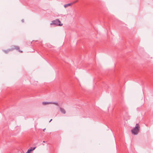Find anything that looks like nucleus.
<instances>
[{"mask_svg":"<svg viewBox=\"0 0 153 153\" xmlns=\"http://www.w3.org/2000/svg\"><path fill=\"white\" fill-rule=\"evenodd\" d=\"M36 148V147H34L33 148H30L29 149V150L31 152L34 150Z\"/></svg>","mask_w":153,"mask_h":153,"instance_id":"obj_7","label":"nucleus"},{"mask_svg":"<svg viewBox=\"0 0 153 153\" xmlns=\"http://www.w3.org/2000/svg\"><path fill=\"white\" fill-rule=\"evenodd\" d=\"M31 151L28 149L26 153H30Z\"/></svg>","mask_w":153,"mask_h":153,"instance_id":"obj_10","label":"nucleus"},{"mask_svg":"<svg viewBox=\"0 0 153 153\" xmlns=\"http://www.w3.org/2000/svg\"><path fill=\"white\" fill-rule=\"evenodd\" d=\"M51 25H54L56 26H62L63 25L61 23V22L58 19H56L52 21Z\"/></svg>","mask_w":153,"mask_h":153,"instance_id":"obj_3","label":"nucleus"},{"mask_svg":"<svg viewBox=\"0 0 153 153\" xmlns=\"http://www.w3.org/2000/svg\"><path fill=\"white\" fill-rule=\"evenodd\" d=\"M140 129L139 125L138 123L136 124L135 126L131 130L132 134L134 135H137Z\"/></svg>","mask_w":153,"mask_h":153,"instance_id":"obj_2","label":"nucleus"},{"mask_svg":"<svg viewBox=\"0 0 153 153\" xmlns=\"http://www.w3.org/2000/svg\"><path fill=\"white\" fill-rule=\"evenodd\" d=\"M43 143H45V141H43Z\"/></svg>","mask_w":153,"mask_h":153,"instance_id":"obj_13","label":"nucleus"},{"mask_svg":"<svg viewBox=\"0 0 153 153\" xmlns=\"http://www.w3.org/2000/svg\"><path fill=\"white\" fill-rule=\"evenodd\" d=\"M73 4V3H70L68 4H65L64 5V7L65 8H66L67 7H68V6H70Z\"/></svg>","mask_w":153,"mask_h":153,"instance_id":"obj_5","label":"nucleus"},{"mask_svg":"<svg viewBox=\"0 0 153 153\" xmlns=\"http://www.w3.org/2000/svg\"><path fill=\"white\" fill-rule=\"evenodd\" d=\"M78 1V0H76L75 1L71 3H73V4H75L76 2H77Z\"/></svg>","mask_w":153,"mask_h":153,"instance_id":"obj_9","label":"nucleus"},{"mask_svg":"<svg viewBox=\"0 0 153 153\" xmlns=\"http://www.w3.org/2000/svg\"><path fill=\"white\" fill-rule=\"evenodd\" d=\"M51 103H52V102H42V104L44 105L51 104Z\"/></svg>","mask_w":153,"mask_h":153,"instance_id":"obj_6","label":"nucleus"},{"mask_svg":"<svg viewBox=\"0 0 153 153\" xmlns=\"http://www.w3.org/2000/svg\"><path fill=\"white\" fill-rule=\"evenodd\" d=\"M51 120H52V119H51L49 121V122H50Z\"/></svg>","mask_w":153,"mask_h":153,"instance_id":"obj_11","label":"nucleus"},{"mask_svg":"<svg viewBox=\"0 0 153 153\" xmlns=\"http://www.w3.org/2000/svg\"><path fill=\"white\" fill-rule=\"evenodd\" d=\"M60 111L63 114H65L66 113V111L65 109L63 108H60Z\"/></svg>","mask_w":153,"mask_h":153,"instance_id":"obj_4","label":"nucleus"},{"mask_svg":"<svg viewBox=\"0 0 153 153\" xmlns=\"http://www.w3.org/2000/svg\"><path fill=\"white\" fill-rule=\"evenodd\" d=\"M45 129H44L43 130V131H45Z\"/></svg>","mask_w":153,"mask_h":153,"instance_id":"obj_12","label":"nucleus"},{"mask_svg":"<svg viewBox=\"0 0 153 153\" xmlns=\"http://www.w3.org/2000/svg\"><path fill=\"white\" fill-rule=\"evenodd\" d=\"M14 50L18 51L19 52L22 53L23 51L20 50L19 47L17 46L13 45L10 49H8L6 50H3V51L6 53H7L9 52L13 51Z\"/></svg>","mask_w":153,"mask_h":153,"instance_id":"obj_1","label":"nucleus"},{"mask_svg":"<svg viewBox=\"0 0 153 153\" xmlns=\"http://www.w3.org/2000/svg\"><path fill=\"white\" fill-rule=\"evenodd\" d=\"M51 104H55L57 106H58L59 105L58 103L55 102H52Z\"/></svg>","mask_w":153,"mask_h":153,"instance_id":"obj_8","label":"nucleus"}]
</instances>
